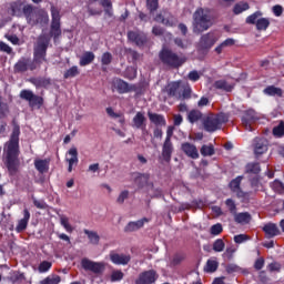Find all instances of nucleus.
Wrapping results in <instances>:
<instances>
[{"mask_svg": "<svg viewBox=\"0 0 284 284\" xmlns=\"http://www.w3.org/2000/svg\"><path fill=\"white\" fill-rule=\"evenodd\" d=\"M50 45V38L48 36H40L33 45V61L28 58H21L14 64V72H28V70H39L43 63H48V48Z\"/></svg>", "mask_w": 284, "mask_h": 284, "instance_id": "f257e3e1", "label": "nucleus"}, {"mask_svg": "<svg viewBox=\"0 0 284 284\" xmlns=\"http://www.w3.org/2000/svg\"><path fill=\"white\" fill-rule=\"evenodd\" d=\"M21 135V128L13 122V129L8 142L4 143L3 154L7 161V168L10 172L17 170V159H19V136Z\"/></svg>", "mask_w": 284, "mask_h": 284, "instance_id": "f03ea898", "label": "nucleus"}, {"mask_svg": "<svg viewBox=\"0 0 284 284\" xmlns=\"http://www.w3.org/2000/svg\"><path fill=\"white\" fill-rule=\"evenodd\" d=\"M212 28V11L200 8L193 13V32L201 34Z\"/></svg>", "mask_w": 284, "mask_h": 284, "instance_id": "7ed1b4c3", "label": "nucleus"}, {"mask_svg": "<svg viewBox=\"0 0 284 284\" xmlns=\"http://www.w3.org/2000/svg\"><path fill=\"white\" fill-rule=\"evenodd\" d=\"M23 14L27 19V23L29 26H48L50 21V16H48V11L43 9H37L32 8V6L27 4L23 7Z\"/></svg>", "mask_w": 284, "mask_h": 284, "instance_id": "20e7f679", "label": "nucleus"}, {"mask_svg": "<svg viewBox=\"0 0 284 284\" xmlns=\"http://www.w3.org/2000/svg\"><path fill=\"white\" fill-rule=\"evenodd\" d=\"M160 61L168 68H181L185 63V58L179 57L174 51L163 48L159 53Z\"/></svg>", "mask_w": 284, "mask_h": 284, "instance_id": "39448f33", "label": "nucleus"}, {"mask_svg": "<svg viewBox=\"0 0 284 284\" xmlns=\"http://www.w3.org/2000/svg\"><path fill=\"white\" fill-rule=\"evenodd\" d=\"M260 17H263V12L255 11L246 18L245 23H248V26H255L258 31H265L270 28V19Z\"/></svg>", "mask_w": 284, "mask_h": 284, "instance_id": "423d86ee", "label": "nucleus"}, {"mask_svg": "<svg viewBox=\"0 0 284 284\" xmlns=\"http://www.w3.org/2000/svg\"><path fill=\"white\" fill-rule=\"evenodd\" d=\"M51 37H54V39L61 37V13L59 12V9L57 7H51Z\"/></svg>", "mask_w": 284, "mask_h": 284, "instance_id": "0eeeda50", "label": "nucleus"}, {"mask_svg": "<svg viewBox=\"0 0 284 284\" xmlns=\"http://www.w3.org/2000/svg\"><path fill=\"white\" fill-rule=\"evenodd\" d=\"M20 99H22L23 101H28L30 108H41V105H43V98L34 94V92L30 91V90H22L20 92Z\"/></svg>", "mask_w": 284, "mask_h": 284, "instance_id": "6e6552de", "label": "nucleus"}, {"mask_svg": "<svg viewBox=\"0 0 284 284\" xmlns=\"http://www.w3.org/2000/svg\"><path fill=\"white\" fill-rule=\"evenodd\" d=\"M81 265L85 272H92L93 274H103L105 272V263L94 262L89 258H83Z\"/></svg>", "mask_w": 284, "mask_h": 284, "instance_id": "1a4fd4ad", "label": "nucleus"}, {"mask_svg": "<svg viewBox=\"0 0 284 284\" xmlns=\"http://www.w3.org/2000/svg\"><path fill=\"white\" fill-rule=\"evenodd\" d=\"M159 281V273L155 270H148L139 274L135 284H154Z\"/></svg>", "mask_w": 284, "mask_h": 284, "instance_id": "9d476101", "label": "nucleus"}, {"mask_svg": "<svg viewBox=\"0 0 284 284\" xmlns=\"http://www.w3.org/2000/svg\"><path fill=\"white\" fill-rule=\"evenodd\" d=\"M243 183V175H239L229 183V187L233 194H236L237 199H247V192L241 189Z\"/></svg>", "mask_w": 284, "mask_h": 284, "instance_id": "9b49d317", "label": "nucleus"}, {"mask_svg": "<svg viewBox=\"0 0 284 284\" xmlns=\"http://www.w3.org/2000/svg\"><path fill=\"white\" fill-rule=\"evenodd\" d=\"M258 116H256V111L254 109H248L244 112L242 116V125L247 130L248 132H252V124L254 121H256Z\"/></svg>", "mask_w": 284, "mask_h": 284, "instance_id": "f8f14e48", "label": "nucleus"}, {"mask_svg": "<svg viewBox=\"0 0 284 284\" xmlns=\"http://www.w3.org/2000/svg\"><path fill=\"white\" fill-rule=\"evenodd\" d=\"M110 261L113 265H128L132 261V256L125 253H116L112 251L110 253Z\"/></svg>", "mask_w": 284, "mask_h": 284, "instance_id": "ddd939ff", "label": "nucleus"}, {"mask_svg": "<svg viewBox=\"0 0 284 284\" xmlns=\"http://www.w3.org/2000/svg\"><path fill=\"white\" fill-rule=\"evenodd\" d=\"M268 142L265 138H255L254 139V154L258 159L262 154L267 152Z\"/></svg>", "mask_w": 284, "mask_h": 284, "instance_id": "4468645a", "label": "nucleus"}, {"mask_svg": "<svg viewBox=\"0 0 284 284\" xmlns=\"http://www.w3.org/2000/svg\"><path fill=\"white\" fill-rule=\"evenodd\" d=\"M164 90L169 97L179 100L181 98V81L170 82Z\"/></svg>", "mask_w": 284, "mask_h": 284, "instance_id": "2eb2a0df", "label": "nucleus"}, {"mask_svg": "<svg viewBox=\"0 0 284 284\" xmlns=\"http://www.w3.org/2000/svg\"><path fill=\"white\" fill-rule=\"evenodd\" d=\"M263 232L265 234V239H274V236H281V229L276 223H267L263 226Z\"/></svg>", "mask_w": 284, "mask_h": 284, "instance_id": "dca6fc26", "label": "nucleus"}, {"mask_svg": "<svg viewBox=\"0 0 284 284\" xmlns=\"http://www.w3.org/2000/svg\"><path fill=\"white\" fill-rule=\"evenodd\" d=\"M174 152V144L172 143V140H164L163 146H162V159L166 163H170L172 161V153Z\"/></svg>", "mask_w": 284, "mask_h": 284, "instance_id": "f3484780", "label": "nucleus"}, {"mask_svg": "<svg viewBox=\"0 0 284 284\" xmlns=\"http://www.w3.org/2000/svg\"><path fill=\"white\" fill-rule=\"evenodd\" d=\"M182 152L189 156V159H199V149H196V145L190 143V142H184L181 145Z\"/></svg>", "mask_w": 284, "mask_h": 284, "instance_id": "a211bd4d", "label": "nucleus"}, {"mask_svg": "<svg viewBox=\"0 0 284 284\" xmlns=\"http://www.w3.org/2000/svg\"><path fill=\"white\" fill-rule=\"evenodd\" d=\"M132 179H133L136 187L141 189V187H145V185H148V187H150V183H148L150 181V174L133 173Z\"/></svg>", "mask_w": 284, "mask_h": 284, "instance_id": "6ab92c4d", "label": "nucleus"}, {"mask_svg": "<svg viewBox=\"0 0 284 284\" xmlns=\"http://www.w3.org/2000/svg\"><path fill=\"white\" fill-rule=\"evenodd\" d=\"M145 223H150V219L143 217L134 222H129L124 227V232H138V230H141Z\"/></svg>", "mask_w": 284, "mask_h": 284, "instance_id": "aec40b11", "label": "nucleus"}, {"mask_svg": "<svg viewBox=\"0 0 284 284\" xmlns=\"http://www.w3.org/2000/svg\"><path fill=\"white\" fill-rule=\"evenodd\" d=\"M133 128L136 130H142L143 134H148V130H145V113L138 112L133 118Z\"/></svg>", "mask_w": 284, "mask_h": 284, "instance_id": "412c9836", "label": "nucleus"}, {"mask_svg": "<svg viewBox=\"0 0 284 284\" xmlns=\"http://www.w3.org/2000/svg\"><path fill=\"white\" fill-rule=\"evenodd\" d=\"M28 223H30V211H28V209H24L23 219L18 221L16 232H18V234H21V232H26V230H28Z\"/></svg>", "mask_w": 284, "mask_h": 284, "instance_id": "4be33fe9", "label": "nucleus"}, {"mask_svg": "<svg viewBox=\"0 0 284 284\" xmlns=\"http://www.w3.org/2000/svg\"><path fill=\"white\" fill-rule=\"evenodd\" d=\"M128 39L129 41H133V43H136L139 47L144 45L148 41V38L143 33L136 31H129Z\"/></svg>", "mask_w": 284, "mask_h": 284, "instance_id": "5701e85b", "label": "nucleus"}, {"mask_svg": "<svg viewBox=\"0 0 284 284\" xmlns=\"http://www.w3.org/2000/svg\"><path fill=\"white\" fill-rule=\"evenodd\" d=\"M33 165L40 174H45L50 170V159H36Z\"/></svg>", "mask_w": 284, "mask_h": 284, "instance_id": "b1692460", "label": "nucleus"}, {"mask_svg": "<svg viewBox=\"0 0 284 284\" xmlns=\"http://www.w3.org/2000/svg\"><path fill=\"white\" fill-rule=\"evenodd\" d=\"M214 88L216 90H223V92H232L236 88V83L229 82L227 80H217L214 82Z\"/></svg>", "mask_w": 284, "mask_h": 284, "instance_id": "393cba45", "label": "nucleus"}, {"mask_svg": "<svg viewBox=\"0 0 284 284\" xmlns=\"http://www.w3.org/2000/svg\"><path fill=\"white\" fill-rule=\"evenodd\" d=\"M202 125L206 132H214V114L209 113L203 115Z\"/></svg>", "mask_w": 284, "mask_h": 284, "instance_id": "a878e982", "label": "nucleus"}, {"mask_svg": "<svg viewBox=\"0 0 284 284\" xmlns=\"http://www.w3.org/2000/svg\"><path fill=\"white\" fill-rule=\"evenodd\" d=\"M65 161L71 165H77V163H79V151L77 150V148H71L68 151Z\"/></svg>", "mask_w": 284, "mask_h": 284, "instance_id": "bb28decb", "label": "nucleus"}, {"mask_svg": "<svg viewBox=\"0 0 284 284\" xmlns=\"http://www.w3.org/2000/svg\"><path fill=\"white\" fill-rule=\"evenodd\" d=\"M185 261V255L183 253H175L171 258L168 261V267H178L181 263Z\"/></svg>", "mask_w": 284, "mask_h": 284, "instance_id": "cd10ccee", "label": "nucleus"}, {"mask_svg": "<svg viewBox=\"0 0 284 284\" xmlns=\"http://www.w3.org/2000/svg\"><path fill=\"white\" fill-rule=\"evenodd\" d=\"M203 120V112L200 110L193 109L187 113V121L189 123H199V121Z\"/></svg>", "mask_w": 284, "mask_h": 284, "instance_id": "c85d7f7f", "label": "nucleus"}, {"mask_svg": "<svg viewBox=\"0 0 284 284\" xmlns=\"http://www.w3.org/2000/svg\"><path fill=\"white\" fill-rule=\"evenodd\" d=\"M263 94L266 97H283V89L274 85H268L263 90Z\"/></svg>", "mask_w": 284, "mask_h": 284, "instance_id": "c756f323", "label": "nucleus"}, {"mask_svg": "<svg viewBox=\"0 0 284 284\" xmlns=\"http://www.w3.org/2000/svg\"><path fill=\"white\" fill-rule=\"evenodd\" d=\"M149 119L151 121V123H154V125H168V122L165 121V116L159 114V113H148Z\"/></svg>", "mask_w": 284, "mask_h": 284, "instance_id": "7c9ffc66", "label": "nucleus"}, {"mask_svg": "<svg viewBox=\"0 0 284 284\" xmlns=\"http://www.w3.org/2000/svg\"><path fill=\"white\" fill-rule=\"evenodd\" d=\"M229 116L225 113H217L214 118V130H221L224 123H227Z\"/></svg>", "mask_w": 284, "mask_h": 284, "instance_id": "2f4dec72", "label": "nucleus"}, {"mask_svg": "<svg viewBox=\"0 0 284 284\" xmlns=\"http://www.w3.org/2000/svg\"><path fill=\"white\" fill-rule=\"evenodd\" d=\"M94 59H95L94 52L85 51L80 58V65L82 68H85V65H90V63H92Z\"/></svg>", "mask_w": 284, "mask_h": 284, "instance_id": "473e14b6", "label": "nucleus"}, {"mask_svg": "<svg viewBox=\"0 0 284 284\" xmlns=\"http://www.w3.org/2000/svg\"><path fill=\"white\" fill-rule=\"evenodd\" d=\"M26 6H23V2L21 1H17V2H12L10 4V9L9 12L13 16V17H19L21 16V12H23V8Z\"/></svg>", "mask_w": 284, "mask_h": 284, "instance_id": "72a5a7b5", "label": "nucleus"}, {"mask_svg": "<svg viewBox=\"0 0 284 284\" xmlns=\"http://www.w3.org/2000/svg\"><path fill=\"white\" fill-rule=\"evenodd\" d=\"M234 215L235 223L247 224L252 221V215L247 212L235 213Z\"/></svg>", "mask_w": 284, "mask_h": 284, "instance_id": "f704fd0d", "label": "nucleus"}, {"mask_svg": "<svg viewBox=\"0 0 284 284\" xmlns=\"http://www.w3.org/2000/svg\"><path fill=\"white\" fill-rule=\"evenodd\" d=\"M201 44L204 48H212L214 45V32H209L201 38Z\"/></svg>", "mask_w": 284, "mask_h": 284, "instance_id": "c9c22d12", "label": "nucleus"}, {"mask_svg": "<svg viewBox=\"0 0 284 284\" xmlns=\"http://www.w3.org/2000/svg\"><path fill=\"white\" fill-rule=\"evenodd\" d=\"M246 174H261V164L258 162H250L245 166Z\"/></svg>", "mask_w": 284, "mask_h": 284, "instance_id": "e433bc0d", "label": "nucleus"}, {"mask_svg": "<svg viewBox=\"0 0 284 284\" xmlns=\"http://www.w3.org/2000/svg\"><path fill=\"white\" fill-rule=\"evenodd\" d=\"M30 83L37 88H48V85H50V79L32 78L30 79Z\"/></svg>", "mask_w": 284, "mask_h": 284, "instance_id": "4c0bfd02", "label": "nucleus"}, {"mask_svg": "<svg viewBox=\"0 0 284 284\" xmlns=\"http://www.w3.org/2000/svg\"><path fill=\"white\" fill-rule=\"evenodd\" d=\"M60 225L68 232L72 234L74 232V227L70 224V219L65 215H60Z\"/></svg>", "mask_w": 284, "mask_h": 284, "instance_id": "58836bf2", "label": "nucleus"}, {"mask_svg": "<svg viewBox=\"0 0 284 284\" xmlns=\"http://www.w3.org/2000/svg\"><path fill=\"white\" fill-rule=\"evenodd\" d=\"M115 88L120 94H125L126 92H130V85L123 80H116Z\"/></svg>", "mask_w": 284, "mask_h": 284, "instance_id": "ea45409f", "label": "nucleus"}, {"mask_svg": "<svg viewBox=\"0 0 284 284\" xmlns=\"http://www.w3.org/2000/svg\"><path fill=\"white\" fill-rule=\"evenodd\" d=\"M84 234H87V236L92 245H99V241L101 237L99 236V234L97 232L90 231V230H84Z\"/></svg>", "mask_w": 284, "mask_h": 284, "instance_id": "a19ab883", "label": "nucleus"}, {"mask_svg": "<svg viewBox=\"0 0 284 284\" xmlns=\"http://www.w3.org/2000/svg\"><path fill=\"white\" fill-rule=\"evenodd\" d=\"M250 183L254 192H261V190H263V183H261V178L254 176L250 180Z\"/></svg>", "mask_w": 284, "mask_h": 284, "instance_id": "79ce46f5", "label": "nucleus"}, {"mask_svg": "<svg viewBox=\"0 0 284 284\" xmlns=\"http://www.w3.org/2000/svg\"><path fill=\"white\" fill-rule=\"evenodd\" d=\"M248 8H250V3L239 2L234 6L233 13L234 14H241V13L245 12Z\"/></svg>", "mask_w": 284, "mask_h": 284, "instance_id": "37998d69", "label": "nucleus"}, {"mask_svg": "<svg viewBox=\"0 0 284 284\" xmlns=\"http://www.w3.org/2000/svg\"><path fill=\"white\" fill-rule=\"evenodd\" d=\"M271 187L276 192V194H284V183L280 180H274L271 183Z\"/></svg>", "mask_w": 284, "mask_h": 284, "instance_id": "c03bdc74", "label": "nucleus"}, {"mask_svg": "<svg viewBox=\"0 0 284 284\" xmlns=\"http://www.w3.org/2000/svg\"><path fill=\"white\" fill-rule=\"evenodd\" d=\"M79 73H80L79 72V67L73 65L64 72L63 78L64 79H74V77H78Z\"/></svg>", "mask_w": 284, "mask_h": 284, "instance_id": "a18cd8bd", "label": "nucleus"}, {"mask_svg": "<svg viewBox=\"0 0 284 284\" xmlns=\"http://www.w3.org/2000/svg\"><path fill=\"white\" fill-rule=\"evenodd\" d=\"M123 272L121 270L112 271L111 273V283H116L119 281H123Z\"/></svg>", "mask_w": 284, "mask_h": 284, "instance_id": "49530a36", "label": "nucleus"}, {"mask_svg": "<svg viewBox=\"0 0 284 284\" xmlns=\"http://www.w3.org/2000/svg\"><path fill=\"white\" fill-rule=\"evenodd\" d=\"M192 97V89L190 87L185 88L183 91L180 89V98L178 101H185V99H190Z\"/></svg>", "mask_w": 284, "mask_h": 284, "instance_id": "de8ad7c7", "label": "nucleus"}, {"mask_svg": "<svg viewBox=\"0 0 284 284\" xmlns=\"http://www.w3.org/2000/svg\"><path fill=\"white\" fill-rule=\"evenodd\" d=\"M273 135L277 136L278 139L284 136V122L283 121H281L280 124L273 129Z\"/></svg>", "mask_w": 284, "mask_h": 284, "instance_id": "09e8293b", "label": "nucleus"}, {"mask_svg": "<svg viewBox=\"0 0 284 284\" xmlns=\"http://www.w3.org/2000/svg\"><path fill=\"white\" fill-rule=\"evenodd\" d=\"M202 156H212L214 154V146L212 145H203L200 150Z\"/></svg>", "mask_w": 284, "mask_h": 284, "instance_id": "8fccbe9b", "label": "nucleus"}, {"mask_svg": "<svg viewBox=\"0 0 284 284\" xmlns=\"http://www.w3.org/2000/svg\"><path fill=\"white\" fill-rule=\"evenodd\" d=\"M225 205L231 214H236V202L232 199H226Z\"/></svg>", "mask_w": 284, "mask_h": 284, "instance_id": "3c124183", "label": "nucleus"}, {"mask_svg": "<svg viewBox=\"0 0 284 284\" xmlns=\"http://www.w3.org/2000/svg\"><path fill=\"white\" fill-rule=\"evenodd\" d=\"M146 8L150 12L159 10V0H146Z\"/></svg>", "mask_w": 284, "mask_h": 284, "instance_id": "603ef678", "label": "nucleus"}, {"mask_svg": "<svg viewBox=\"0 0 284 284\" xmlns=\"http://www.w3.org/2000/svg\"><path fill=\"white\" fill-rule=\"evenodd\" d=\"M61 283V277L59 275L54 277H45L40 282V284H59Z\"/></svg>", "mask_w": 284, "mask_h": 284, "instance_id": "864d4df0", "label": "nucleus"}, {"mask_svg": "<svg viewBox=\"0 0 284 284\" xmlns=\"http://www.w3.org/2000/svg\"><path fill=\"white\" fill-rule=\"evenodd\" d=\"M201 74H202L201 72L193 70V71L189 72L187 79H189V81L196 83V81H199V79H201Z\"/></svg>", "mask_w": 284, "mask_h": 284, "instance_id": "5fc2aeb1", "label": "nucleus"}, {"mask_svg": "<svg viewBox=\"0 0 284 284\" xmlns=\"http://www.w3.org/2000/svg\"><path fill=\"white\" fill-rule=\"evenodd\" d=\"M8 104H6L0 98V119H6L8 116Z\"/></svg>", "mask_w": 284, "mask_h": 284, "instance_id": "6e6d98bb", "label": "nucleus"}, {"mask_svg": "<svg viewBox=\"0 0 284 284\" xmlns=\"http://www.w3.org/2000/svg\"><path fill=\"white\" fill-rule=\"evenodd\" d=\"M128 196H130V191H122L116 199V203H119V205H123V203H125V200H128Z\"/></svg>", "mask_w": 284, "mask_h": 284, "instance_id": "4d7b16f0", "label": "nucleus"}, {"mask_svg": "<svg viewBox=\"0 0 284 284\" xmlns=\"http://www.w3.org/2000/svg\"><path fill=\"white\" fill-rule=\"evenodd\" d=\"M225 250V242L222 239H217L214 242V252H223Z\"/></svg>", "mask_w": 284, "mask_h": 284, "instance_id": "13d9d810", "label": "nucleus"}, {"mask_svg": "<svg viewBox=\"0 0 284 284\" xmlns=\"http://www.w3.org/2000/svg\"><path fill=\"white\" fill-rule=\"evenodd\" d=\"M101 63L102 65H110V63H112V53L104 52L102 54Z\"/></svg>", "mask_w": 284, "mask_h": 284, "instance_id": "bf43d9fd", "label": "nucleus"}, {"mask_svg": "<svg viewBox=\"0 0 284 284\" xmlns=\"http://www.w3.org/2000/svg\"><path fill=\"white\" fill-rule=\"evenodd\" d=\"M50 267H52V263L48 262V261H43L42 263H40L39 265V272L41 274L48 272L50 270Z\"/></svg>", "mask_w": 284, "mask_h": 284, "instance_id": "052dcab7", "label": "nucleus"}, {"mask_svg": "<svg viewBox=\"0 0 284 284\" xmlns=\"http://www.w3.org/2000/svg\"><path fill=\"white\" fill-rule=\"evenodd\" d=\"M204 272H206V274H212L214 272V260H207L206 265L204 266Z\"/></svg>", "mask_w": 284, "mask_h": 284, "instance_id": "680f3d73", "label": "nucleus"}, {"mask_svg": "<svg viewBox=\"0 0 284 284\" xmlns=\"http://www.w3.org/2000/svg\"><path fill=\"white\" fill-rule=\"evenodd\" d=\"M149 192H151L152 196H155V197L162 196L161 189H154V184L153 183L149 184Z\"/></svg>", "mask_w": 284, "mask_h": 284, "instance_id": "e2e57ef3", "label": "nucleus"}, {"mask_svg": "<svg viewBox=\"0 0 284 284\" xmlns=\"http://www.w3.org/2000/svg\"><path fill=\"white\" fill-rule=\"evenodd\" d=\"M226 272H227V274H234L236 272H241V266H239L236 264H229L226 266Z\"/></svg>", "mask_w": 284, "mask_h": 284, "instance_id": "0e129e2a", "label": "nucleus"}, {"mask_svg": "<svg viewBox=\"0 0 284 284\" xmlns=\"http://www.w3.org/2000/svg\"><path fill=\"white\" fill-rule=\"evenodd\" d=\"M0 52H6L7 54H12V49L6 42H0Z\"/></svg>", "mask_w": 284, "mask_h": 284, "instance_id": "69168bd1", "label": "nucleus"}, {"mask_svg": "<svg viewBox=\"0 0 284 284\" xmlns=\"http://www.w3.org/2000/svg\"><path fill=\"white\" fill-rule=\"evenodd\" d=\"M264 266H265V258L263 257L257 258L254 263V268L257 271H261V268Z\"/></svg>", "mask_w": 284, "mask_h": 284, "instance_id": "338daca9", "label": "nucleus"}, {"mask_svg": "<svg viewBox=\"0 0 284 284\" xmlns=\"http://www.w3.org/2000/svg\"><path fill=\"white\" fill-rule=\"evenodd\" d=\"M248 239L250 237H247V235L240 234V235L234 236V242L237 243V244H241V243H245V241H247Z\"/></svg>", "mask_w": 284, "mask_h": 284, "instance_id": "774afa93", "label": "nucleus"}]
</instances>
